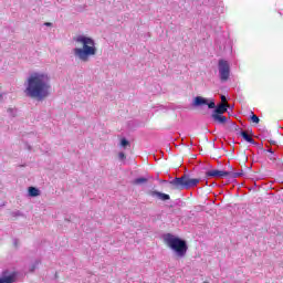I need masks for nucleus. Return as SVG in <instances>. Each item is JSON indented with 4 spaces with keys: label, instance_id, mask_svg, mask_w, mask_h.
<instances>
[{
    "label": "nucleus",
    "instance_id": "39448f33",
    "mask_svg": "<svg viewBox=\"0 0 283 283\" xmlns=\"http://www.w3.org/2000/svg\"><path fill=\"white\" fill-rule=\"evenodd\" d=\"M219 80L221 83H227L231 78V64L224 59L218 61Z\"/></svg>",
    "mask_w": 283,
    "mask_h": 283
},
{
    "label": "nucleus",
    "instance_id": "a211bd4d",
    "mask_svg": "<svg viewBox=\"0 0 283 283\" xmlns=\"http://www.w3.org/2000/svg\"><path fill=\"white\" fill-rule=\"evenodd\" d=\"M251 120H252V123H260V117H258V115H252L251 116Z\"/></svg>",
    "mask_w": 283,
    "mask_h": 283
},
{
    "label": "nucleus",
    "instance_id": "dca6fc26",
    "mask_svg": "<svg viewBox=\"0 0 283 283\" xmlns=\"http://www.w3.org/2000/svg\"><path fill=\"white\" fill-rule=\"evenodd\" d=\"M8 114L11 118H15L17 116V108H8Z\"/></svg>",
    "mask_w": 283,
    "mask_h": 283
},
{
    "label": "nucleus",
    "instance_id": "a878e982",
    "mask_svg": "<svg viewBox=\"0 0 283 283\" xmlns=\"http://www.w3.org/2000/svg\"><path fill=\"white\" fill-rule=\"evenodd\" d=\"M1 98H2V95H0V101H1Z\"/></svg>",
    "mask_w": 283,
    "mask_h": 283
},
{
    "label": "nucleus",
    "instance_id": "1a4fd4ad",
    "mask_svg": "<svg viewBox=\"0 0 283 283\" xmlns=\"http://www.w3.org/2000/svg\"><path fill=\"white\" fill-rule=\"evenodd\" d=\"M150 196L153 198H158L159 200H163V202H167V200H171V197L169 195L157 191V190L150 191Z\"/></svg>",
    "mask_w": 283,
    "mask_h": 283
},
{
    "label": "nucleus",
    "instance_id": "aec40b11",
    "mask_svg": "<svg viewBox=\"0 0 283 283\" xmlns=\"http://www.w3.org/2000/svg\"><path fill=\"white\" fill-rule=\"evenodd\" d=\"M248 143H250L251 145H258V143L255 142V139H253L252 137L250 138V140H248Z\"/></svg>",
    "mask_w": 283,
    "mask_h": 283
},
{
    "label": "nucleus",
    "instance_id": "5701e85b",
    "mask_svg": "<svg viewBox=\"0 0 283 283\" xmlns=\"http://www.w3.org/2000/svg\"><path fill=\"white\" fill-rule=\"evenodd\" d=\"M270 160H275V155H273V157H270Z\"/></svg>",
    "mask_w": 283,
    "mask_h": 283
},
{
    "label": "nucleus",
    "instance_id": "6e6552de",
    "mask_svg": "<svg viewBox=\"0 0 283 283\" xmlns=\"http://www.w3.org/2000/svg\"><path fill=\"white\" fill-rule=\"evenodd\" d=\"M206 178H229V171L227 170H209L206 172Z\"/></svg>",
    "mask_w": 283,
    "mask_h": 283
},
{
    "label": "nucleus",
    "instance_id": "ddd939ff",
    "mask_svg": "<svg viewBox=\"0 0 283 283\" xmlns=\"http://www.w3.org/2000/svg\"><path fill=\"white\" fill-rule=\"evenodd\" d=\"M242 176H244V171H239V172H233V171H229V178H242Z\"/></svg>",
    "mask_w": 283,
    "mask_h": 283
},
{
    "label": "nucleus",
    "instance_id": "b1692460",
    "mask_svg": "<svg viewBox=\"0 0 283 283\" xmlns=\"http://www.w3.org/2000/svg\"><path fill=\"white\" fill-rule=\"evenodd\" d=\"M268 151H269L270 154H272V156H273V149H269Z\"/></svg>",
    "mask_w": 283,
    "mask_h": 283
},
{
    "label": "nucleus",
    "instance_id": "4be33fe9",
    "mask_svg": "<svg viewBox=\"0 0 283 283\" xmlns=\"http://www.w3.org/2000/svg\"><path fill=\"white\" fill-rule=\"evenodd\" d=\"M221 101H222L223 103H226V101H227V96L221 95Z\"/></svg>",
    "mask_w": 283,
    "mask_h": 283
},
{
    "label": "nucleus",
    "instance_id": "2eb2a0df",
    "mask_svg": "<svg viewBox=\"0 0 283 283\" xmlns=\"http://www.w3.org/2000/svg\"><path fill=\"white\" fill-rule=\"evenodd\" d=\"M239 134H240V136H242V138H243L247 143H249V140H251V136H249V134H247V132H244V130H239Z\"/></svg>",
    "mask_w": 283,
    "mask_h": 283
},
{
    "label": "nucleus",
    "instance_id": "cd10ccee",
    "mask_svg": "<svg viewBox=\"0 0 283 283\" xmlns=\"http://www.w3.org/2000/svg\"><path fill=\"white\" fill-rule=\"evenodd\" d=\"M31 271H34V268H32Z\"/></svg>",
    "mask_w": 283,
    "mask_h": 283
},
{
    "label": "nucleus",
    "instance_id": "6ab92c4d",
    "mask_svg": "<svg viewBox=\"0 0 283 283\" xmlns=\"http://www.w3.org/2000/svg\"><path fill=\"white\" fill-rule=\"evenodd\" d=\"M118 157H119V160H125V153H119Z\"/></svg>",
    "mask_w": 283,
    "mask_h": 283
},
{
    "label": "nucleus",
    "instance_id": "20e7f679",
    "mask_svg": "<svg viewBox=\"0 0 283 283\" xmlns=\"http://www.w3.org/2000/svg\"><path fill=\"white\" fill-rule=\"evenodd\" d=\"M200 179L190 178L189 175H184L181 177H176L175 179L169 181V185L174 189H179L182 191L184 189H192V187H198Z\"/></svg>",
    "mask_w": 283,
    "mask_h": 283
},
{
    "label": "nucleus",
    "instance_id": "393cba45",
    "mask_svg": "<svg viewBox=\"0 0 283 283\" xmlns=\"http://www.w3.org/2000/svg\"><path fill=\"white\" fill-rule=\"evenodd\" d=\"M45 25H52V23H50V22H46V23H45Z\"/></svg>",
    "mask_w": 283,
    "mask_h": 283
},
{
    "label": "nucleus",
    "instance_id": "f03ea898",
    "mask_svg": "<svg viewBox=\"0 0 283 283\" xmlns=\"http://www.w3.org/2000/svg\"><path fill=\"white\" fill-rule=\"evenodd\" d=\"M75 43L81 45V48L73 49L75 59L85 63L90 61V56L96 55V42L92 38L78 36L75 39Z\"/></svg>",
    "mask_w": 283,
    "mask_h": 283
},
{
    "label": "nucleus",
    "instance_id": "c85d7f7f",
    "mask_svg": "<svg viewBox=\"0 0 283 283\" xmlns=\"http://www.w3.org/2000/svg\"><path fill=\"white\" fill-rule=\"evenodd\" d=\"M203 283H209V282L205 281Z\"/></svg>",
    "mask_w": 283,
    "mask_h": 283
},
{
    "label": "nucleus",
    "instance_id": "0eeeda50",
    "mask_svg": "<svg viewBox=\"0 0 283 283\" xmlns=\"http://www.w3.org/2000/svg\"><path fill=\"white\" fill-rule=\"evenodd\" d=\"M17 282V273L10 270H4L0 276V283H14Z\"/></svg>",
    "mask_w": 283,
    "mask_h": 283
},
{
    "label": "nucleus",
    "instance_id": "9b49d317",
    "mask_svg": "<svg viewBox=\"0 0 283 283\" xmlns=\"http://www.w3.org/2000/svg\"><path fill=\"white\" fill-rule=\"evenodd\" d=\"M226 112H227V105L219 104V105L216 106V108L212 112V114L222 115V114H226Z\"/></svg>",
    "mask_w": 283,
    "mask_h": 283
},
{
    "label": "nucleus",
    "instance_id": "9d476101",
    "mask_svg": "<svg viewBox=\"0 0 283 283\" xmlns=\"http://www.w3.org/2000/svg\"><path fill=\"white\" fill-rule=\"evenodd\" d=\"M211 116L214 123H218L219 125H224L227 124V120H229L224 115L212 114Z\"/></svg>",
    "mask_w": 283,
    "mask_h": 283
},
{
    "label": "nucleus",
    "instance_id": "f8f14e48",
    "mask_svg": "<svg viewBox=\"0 0 283 283\" xmlns=\"http://www.w3.org/2000/svg\"><path fill=\"white\" fill-rule=\"evenodd\" d=\"M29 196L30 198H36V196H41V190L35 187H29Z\"/></svg>",
    "mask_w": 283,
    "mask_h": 283
},
{
    "label": "nucleus",
    "instance_id": "bb28decb",
    "mask_svg": "<svg viewBox=\"0 0 283 283\" xmlns=\"http://www.w3.org/2000/svg\"><path fill=\"white\" fill-rule=\"evenodd\" d=\"M237 129H240L238 126H235Z\"/></svg>",
    "mask_w": 283,
    "mask_h": 283
},
{
    "label": "nucleus",
    "instance_id": "412c9836",
    "mask_svg": "<svg viewBox=\"0 0 283 283\" xmlns=\"http://www.w3.org/2000/svg\"><path fill=\"white\" fill-rule=\"evenodd\" d=\"M12 216H22L21 211L12 212Z\"/></svg>",
    "mask_w": 283,
    "mask_h": 283
},
{
    "label": "nucleus",
    "instance_id": "423d86ee",
    "mask_svg": "<svg viewBox=\"0 0 283 283\" xmlns=\"http://www.w3.org/2000/svg\"><path fill=\"white\" fill-rule=\"evenodd\" d=\"M202 105H207L209 107V109H216V102L210 101L202 97V96H197L195 97L193 102H192V107H202Z\"/></svg>",
    "mask_w": 283,
    "mask_h": 283
},
{
    "label": "nucleus",
    "instance_id": "4468645a",
    "mask_svg": "<svg viewBox=\"0 0 283 283\" xmlns=\"http://www.w3.org/2000/svg\"><path fill=\"white\" fill-rule=\"evenodd\" d=\"M147 178H145V177H139V178H136L135 180H134V185H145V182H147Z\"/></svg>",
    "mask_w": 283,
    "mask_h": 283
},
{
    "label": "nucleus",
    "instance_id": "7ed1b4c3",
    "mask_svg": "<svg viewBox=\"0 0 283 283\" xmlns=\"http://www.w3.org/2000/svg\"><path fill=\"white\" fill-rule=\"evenodd\" d=\"M164 242L174 251L177 258H185L187 255V241L171 234L167 233L164 235Z\"/></svg>",
    "mask_w": 283,
    "mask_h": 283
},
{
    "label": "nucleus",
    "instance_id": "f3484780",
    "mask_svg": "<svg viewBox=\"0 0 283 283\" xmlns=\"http://www.w3.org/2000/svg\"><path fill=\"white\" fill-rule=\"evenodd\" d=\"M120 145H122V147H127V146H129V142L126 138H123L120 140Z\"/></svg>",
    "mask_w": 283,
    "mask_h": 283
},
{
    "label": "nucleus",
    "instance_id": "f257e3e1",
    "mask_svg": "<svg viewBox=\"0 0 283 283\" xmlns=\"http://www.w3.org/2000/svg\"><path fill=\"white\" fill-rule=\"evenodd\" d=\"M50 90H52L50 75L48 73H33L27 80L24 94L29 98L45 101L50 96Z\"/></svg>",
    "mask_w": 283,
    "mask_h": 283
}]
</instances>
